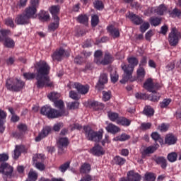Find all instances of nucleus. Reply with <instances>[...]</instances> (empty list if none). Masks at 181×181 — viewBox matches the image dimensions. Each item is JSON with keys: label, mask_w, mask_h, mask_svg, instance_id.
<instances>
[{"label": "nucleus", "mask_w": 181, "mask_h": 181, "mask_svg": "<svg viewBox=\"0 0 181 181\" xmlns=\"http://www.w3.org/2000/svg\"><path fill=\"white\" fill-rule=\"evenodd\" d=\"M38 69L36 76L37 88L43 87H54L53 81H50L49 73H50V66L45 62H41L37 64Z\"/></svg>", "instance_id": "f257e3e1"}, {"label": "nucleus", "mask_w": 181, "mask_h": 181, "mask_svg": "<svg viewBox=\"0 0 181 181\" xmlns=\"http://www.w3.org/2000/svg\"><path fill=\"white\" fill-rule=\"evenodd\" d=\"M127 62L129 64L127 66L125 63L122 64L121 67L122 70L124 71L123 78L120 80V83L122 84H125L127 81L129 80L132 77V73H134V69H135L136 66H138V63L139 61L135 57H131L127 58Z\"/></svg>", "instance_id": "f03ea898"}, {"label": "nucleus", "mask_w": 181, "mask_h": 181, "mask_svg": "<svg viewBox=\"0 0 181 181\" xmlns=\"http://www.w3.org/2000/svg\"><path fill=\"white\" fill-rule=\"evenodd\" d=\"M83 131L85 132V136L88 141H92L93 142H100L103 139V129H100L98 132L93 130L90 126H84Z\"/></svg>", "instance_id": "7ed1b4c3"}, {"label": "nucleus", "mask_w": 181, "mask_h": 181, "mask_svg": "<svg viewBox=\"0 0 181 181\" xmlns=\"http://www.w3.org/2000/svg\"><path fill=\"white\" fill-rule=\"evenodd\" d=\"M64 112V111L63 110L58 111L47 105L41 107L40 110V114H42V115H45V117H47V118H50L51 119L62 117Z\"/></svg>", "instance_id": "20e7f679"}, {"label": "nucleus", "mask_w": 181, "mask_h": 181, "mask_svg": "<svg viewBox=\"0 0 181 181\" xmlns=\"http://www.w3.org/2000/svg\"><path fill=\"white\" fill-rule=\"evenodd\" d=\"M6 87L10 90L21 91L25 87V82L19 79L8 78L6 81Z\"/></svg>", "instance_id": "39448f33"}, {"label": "nucleus", "mask_w": 181, "mask_h": 181, "mask_svg": "<svg viewBox=\"0 0 181 181\" xmlns=\"http://www.w3.org/2000/svg\"><path fill=\"white\" fill-rule=\"evenodd\" d=\"M135 97L137 100H149L150 101L156 103L160 98V93L157 91H152L151 94L148 95L146 93H142V92H137L135 94Z\"/></svg>", "instance_id": "423d86ee"}, {"label": "nucleus", "mask_w": 181, "mask_h": 181, "mask_svg": "<svg viewBox=\"0 0 181 181\" xmlns=\"http://www.w3.org/2000/svg\"><path fill=\"white\" fill-rule=\"evenodd\" d=\"M181 39V33L176 29V28H173L168 37V42L170 46H177L179 40Z\"/></svg>", "instance_id": "0eeeda50"}, {"label": "nucleus", "mask_w": 181, "mask_h": 181, "mask_svg": "<svg viewBox=\"0 0 181 181\" xmlns=\"http://www.w3.org/2000/svg\"><path fill=\"white\" fill-rule=\"evenodd\" d=\"M0 173H2L4 180L6 177L11 179L12 173H13V167L8 164V163H2L0 165Z\"/></svg>", "instance_id": "6e6552de"}, {"label": "nucleus", "mask_w": 181, "mask_h": 181, "mask_svg": "<svg viewBox=\"0 0 181 181\" xmlns=\"http://www.w3.org/2000/svg\"><path fill=\"white\" fill-rule=\"evenodd\" d=\"M64 56L69 57V56H70V54L66 52L63 48H60L59 49L55 51L53 53L52 57L53 60H57V62H61Z\"/></svg>", "instance_id": "1a4fd4ad"}, {"label": "nucleus", "mask_w": 181, "mask_h": 181, "mask_svg": "<svg viewBox=\"0 0 181 181\" xmlns=\"http://www.w3.org/2000/svg\"><path fill=\"white\" fill-rule=\"evenodd\" d=\"M108 83V74L105 73L100 74L99 77L98 83L95 86L96 90L100 91V90H104V84Z\"/></svg>", "instance_id": "9d476101"}, {"label": "nucleus", "mask_w": 181, "mask_h": 181, "mask_svg": "<svg viewBox=\"0 0 181 181\" xmlns=\"http://www.w3.org/2000/svg\"><path fill=\"white\" fill-rule=\"evenodd\" d=\"M126 18H128L134 25H141V23H144L142 18L130 11L126 14Z\"/></svg>", "instance_id": "9b49d317"}, {"label": "nucleus", "mask_w": 181, "mask_h": 181, "mask_svg": "<svg viewBox=\"0 0 181 181\" xmlns=\"http://www.w3.org/2000/svg\"><path fill=\"white\" fill-rule=\"evenodd\" d=\"M15 22L17 25H28L30 23V19L25 13H23L17 16Z\"/></svg>", "instance_id": "f8f14e48"}, {"label": "nucleus", "mask_w": 181, "mask_h": 181, "mask_svg": "<svg viewBox=\"0 0 181 181\" xmlns=\"http://www.w3.org/2000/svg\"><path fill=\"white\" fill-rule=\"evenodd\" d=\"M50 131H52V128L49 126H47L42 129L41 132L38 134V136L35 138L36 142H40L43 138H46L49 134H50Z\"/></svg>", "instance_id": "ddd939ff"}, {"label": "nucleus", "mask_w": 181, "mask_h": 181, "mask_svg": "<svg viewBox=\"0 0 181 181\" xmlns=\"http://www.w3.org/2000/svg\"><path fill=\"white\" fill-rule=\"evenodd\" d=\"M90 153L95 156H101L105 153V151H104V148L101 146L96 144L90 150Z\"/></svg>", "instance_id": "4468645a"}, {"label": "nucleus", "mask_w": 181, "mask_h": 181, "mask_svg": "<svg viewBox=\"0 0 181 181\" xmlns=\"http://www.w3.org/2000/svg\"><path fill=\"white\" fill-rule=\"evenodd\" d=\"M37 10L35 7H28L25 10L24 14L28 16L30 19H35L36 18V13Z\"/></svg>", "instance_id": "2eb2a0df"}, {"label": "nucleus", "mask_w": 181, "mask_h": 181, "mask_svg": "<svg viewBox=\"0 0 181 181\" xmlns=\"http://www.w3.org/2000/svg\"><path fill=\"white\" fill-rule=\"evenodd\" d=\"M54 107H56V108L59 109L57 111H64V113L62 115V117L67 116V115L69 114V111H66V110H64V102H63V100H55L54 102Z\"/></svg>", "instance_id": "dca6fc26"}, {"label": "nucleus", "mask_w": 181, "mask_h": 181, "mask_svg": "<svg viewBox=\"0 0 181 181\" xmlns=\"http://www.w3.org/2000/svg\"><path fill=\"white\" fill-rule=\"evenodd\" d=\"M49 12L52 15V18L54 21H60V18L57 15L60 12V6H52L49 8Z\"/></svg>", "instance_id": "f3484780"}, {"label": "nucleus", "mask_w": 181, "mask_h": 181, "mask_svg": "<svg viewBox=\"0 0 181 181\" xmlns=\"http://www.w3.org/2000/svg\"><path fill=\"white\" fill-rule=\"evenodd\" d=\"M6 119V112L0 109V134L4 133L5 131V119Z\"/></svg>", "instance_id": "a211bd4d"}, {"label": "nucleus", "mask_w": 181, "mask_h": 181, "mask_svg": "<svg viewBox=\"0 0 181 181\" xmlns=\"http://www.w3.org/2000/svg\"><path fill=\"white\" fill-rule=\"evenodd\" d=\"M73 88H76L77 91H89L90 86L88 84L83 85L78 82H75L72 85Z\"/></svg>", "instance_id": "6ab92c4d"}, {"label": "nucleus", "mask_w": 181, "mask_h": 181, "mask_svg": "<svg viewBox=\"0 0 181 181\" xmlns=\"http://www.w3.org/2000/svg\"><path fill=\"white\" fill-rule=\"evenodd\" d=\"M158 148L155 146H150L147 148H144L141 151L142 158H146V156H149L151 153H153Z\"/></svg>", "instance_id": "aec40b11"}, {"label": "nucleus", "mask_w": 181, "mask_h": 181, "mask_svg": "<svg viewBox=\"0 0 181 181\" xmlns=\"http://www.w3.org/2000/svg\"><path fill=\"white\" fill-rule=\"evenodd\" d=\"M154 161L157 163V165H160L162 169H166L168 166V160L163 156H158L154 158Z\"/></svg>", "instance_id": "412c9836"}, {"label": "nucleus", "mask_w": 181, "mask_h": 181, "mask_svg": "<svg viewBox=\"0 0 181 181\" xmlns=\"http://www.w3.org/2000/svg\"><path fill=\"white\" fill-rule=\"evenodd\" d=\"M87 91H71L69 93V97L70 98H72V100H80L82 95H86L87 94Z\"/></svg>", "instance_id": "4be33fe9"}, {"label": "nucleus", "mask_w": 181, "mask_h": 181, "mask_svg": "<svg viewBox=\"0 0 181 181\" xmlns=\"http://www.w3.org/2000/svg\"><path fill=\"white\" fill-rule=\"evenodd\" d=\"M114 59L110 53H106L105 54L104 59L100 60V64L103 66H107V64H110V63H112Z\"/></svg>", "instance_id": "5701e85b"}, {"label": "nucleus", "mask_w": 181, "mask_h": 181, "mask_svg": "<svg viewBox=\"0 0 181 181\" xmlns=\"http://www.w3.org/2000/svg\"><path fill=\"white\" fill-rule=\"evenodd\" d=\"M127 160L119 156H116L113 158V163H115V165H117V166H124Z\"/></svg>", "instance_id": "b1692460"}, {"label": "nucleus", "mask_w": 181, "mask_h": 181, "mask_svg": "<svg viewBox=\"0 0 181 181\" xmlns=\"http://www.w3.org/2000/svg\"><path fill=\"white\" fill-rule=\"evenodd\" d=\"M4 46L8 49H12L15 47V41L12 38L6 37L4 38Z\"/></svg>", "instance_id": "393cba45"}, {"label": "nucleus", "mask_w": 181, "mask_h": 181, "mask_svg": "<svg viewBox=\"0 0 181 181\" xmlns=\"http://www.w3.org/2000/svg\"><path fill=\"white\" fill-rule=\"evenodd\" d=\"M90 105L93 110H95V111L104 110L105 107L103 103L98 101H93L90 103Z\"/></svg>", "instance_id": "a878e982"}, {"label": "nucleus", "mask_w": 181, "mask_h": 181, "mask_svg": "<svg viewBox=\"0 0 181 181\" xmlns=\"http://www.w3.org/2000/svg\"><path fill=\"white\" fill-rule=\"evenodd\" d=\"M165 144L167 145H175L176 144V141H177V139L173 136V134H168L165 136Z\"/></svg>", "instance_id": "bb28decb"}, {"label": "nucleus", "mask_w": 181, "mask_h": 181, "mask_svg": "<svg viewBox=\"0 0 181 181\" xmlns=\"http://www.w3.org/2000/svg\"><path fill=\"white\" fill-rule=\"evenodd\" d=\"M106 131H107V132H110V134H117V132H119V127L115 126L112 123H110L106 127Z\"/></svg>", "instance_id": "cd10ccee"}, {"label": "nucleus", "mask_w": 181, "mask_h": 181, "mask_svg": "<svg viewBox=\"0 0 181 181\" xmlns=\"http://www.w3.org/2000/svg\"><path fill=\"white\" fill-rule=\"evenodd\" d=\"M94 56V62L96 63V64H101V60H103V52L101 50H97L95 51Z\"/></svg>", "instance_id": "c85d7f7f"}, {"label": "nucleus", "mask_w": 181, "mask_h": 181, "mask_svg": "<svg viewBox=\"0 0 181 181\" xmlns=\"http://www.w3.org/2000/svg\"><path fill=\"white\" fill-rule=\"evenodd\" d=\"M107 30L113 37H119V30L115 27L110 25L107 27Z\"/></svg>", "instance_id": "c756f323"}, {"label": "nucleus", "mask_w": 181, "mask_h": 181, "mask_svg": "<svg viewBox=\"0 0 181 181\" xmlns=\"http://www.w3.org/2000/svg\"><path fill=\"white\" fill-rule=\"evenodd\" d=\"M69 145V139L67 137H62L58 141V148L62 149V148H64Z\"/></svg>", "instance_id": "7c9ffc66"}, {"label": "nucleus", "mask_w": 181, "mask_h": 181, "mask_svg": "<svg viewBox=\"0 0 181 181\" xmlns=\"http://www.w3.org/2000/svg\"><path fill=\"white\" fill-rule=\"evenodd\" d=\"M167 11L168 8H166V6H165L164 4H161L156 8V13H157V15H160V16H162V15H164Z\"/></svg>", "instance_id": "2f4dec72"}, {"label": "nucleus", "mask_w": 181, "mask_h": 181, "mask_svg": "<svg viewBox=\"0 0 181 181\" xmlns=\"http://www.w3.org/2000/svg\"><path fill=\"white\" fill-rule=\"evenodd\" d=\"M40 21H42L43 22H46L50 19V16L49 15V13L41 11L40 13L38 14Z\"/></svg>", "instance_id": "473e14b6"}, {"label": "nucleus", "mask_w": 181, "mask_h": 181, "mask_svg": "<svg viewBox=\"0 0 181 181\" xmlns=\"http://www.w3.org/2000/svg\"><path fill=\"white\" fill-rule=\"evenodd\" d=\"M117 124L119 125H123V127H129L131 125V120L125 117H119L117 119Z\"/></svg>", "instance_id": "72a5a7b5"}, {"label": "nucleus", "mask_w": 181, "mask_h": 181, "mask_svg": "<svg viewBox=\"0 0 181 181\" xmlns=\"http://www.w3.org/2000/svg\"><path fill=\"white\" fill-rule=\"evenodd\" d=\"M77 21L82 25H87L88 23V16L86 14H81L77 18Z\"/></svg>", "instance_id": "f704fd0d"}, {"label": "nucleus", "mask_w": 181, "mask_h": 181, "mask_svg": "<svg viewBox=\"0 0 181 181\" xmlns=\"http://www.w3.org/2000/svg\"><path fill=\"white\" fill-rule=\"evenodd\" d=\"M144 88L146 90H152L153 88V80L151 78H148L144 83Z\"/></svg>", "instance_id": "c9c22d12"}, {"label": "nucleus", "mask_w": 181, "mask_h": 181, "mask_svg": "<svg viewBox=\"0 0 181 181\" xmlns=\"http://www.w3.org/2000/svg\"><path fill=\"white\" fill-rule=\"evenodd\" d=\"M49 100H50V101H52L53 103H54V101H57V100H59V98H60V93H57V92H51L48 95H47Z\"/></svg>", "instance_id": "e433bc0d"}, {"label": "nucleus", "mask_w": 181, "mask_h": 181, "mask_svg": "<svg viewBox=\"0 0 181 181\" xmlns=\"http://www.w3.org/2000/svg\"><path fill=\"white\" fill-rule=\"evenodd\" d=\"M107 116L109 119H110V121H112L113 122H115V121L117 122L119 118V115H118V113L111 111L107 112Z\"/></svg>", "instance_id": "4c0bfd02"}, {"label": "nucleus", "mask_w": 181, "mask_h": 181, "mask_svg": "<svg viewBox=\"0 0 181 181\" xmlns=\"http://www.w3.org/2000/svg\"><path fill=\"white\" fill-rule=\"evenodd\" d=\"M91 170V165L89 163H85L81 166V173H88Z\"/></svg>", "instance_id": "58836bf2"}, {"label": "nucleus", "mask_w": 181, "mask_h": 181, "mask_svg": "<svg viewBox=\"0 0 181 181\" xmlns=\"http://www.w3.org/2000/svg\"><path fill=\"white\" fill-rule=\"evenodd\" d=\"M37 180V174L33 170H30L28 173V178L26 181H36Z\"/></svg>", "instance_id": "ea45409f"}, {"label": "nucleus", "mask_w": 181, "mask_h": 181, "mask_svg": "<svg viewBox=\"0 0 181 181\" xmlns=\"http://www.w3.org/2000/svg\"><path fill=\"white\" fill-rule=\"evenodd\" d=\"M144 114L147 117H152L155 114V110L151 106H146L144 110Z\"/></svg>", "instance_id": "a19ab883"}, {"label": "nucleus", "mask_w": 181, "mask_h": 181, "mask_svg": "<svg viewBox=\"0 0 181 181\" xmlns=\"http://www.w3.org/2000/svg\"><path fill=\"white\" fill-rule=\"evenodd\" d=\"M78 105H80V103L77 101L69 102L66 103V107L69 110H77Z\"/></svg>", "instance_id": "79ce46f5"}, {"label": "nucleus", "mask_w": 181, "mask_h": 181, "mask_svg": "<svg viewBox=\"0 0 181 181\" xmlns=\"http://www.w3.org/2000/svg\"><path fill=\"white\" fill-rule=\"evenodd\" d=\"M160 22H162V18L157 17H151L150 19L151 25L153 26H159L160 25Z\"/></svg>", "instance_id": "37998d69"}, {"label": "nucleus", "mask_w": 181, "mask_h": 181, "mask_svg": "<svg viewBox=\"0 0 181 181\" xmlns=\"http://www.w3.org/2000/svg\"><path fill=\"white\" fill-rule=\"evenodd\" d=\"M144 177L146 181L156 180V175L153 173H146Z\"/></svg>", "instance_id": "c03bdc74"}, {"label": "nucleus", "mask_w": 181, "mask_h": 181, "mask_svg": "<svg viewBox=\"0 0 181 181\" xmlns=\"http://www.w3.org/2000/svg\"><path fill=\"white\" fill-rule=\"evenodd\" d=\"M22 149H23V146H16L14 150V159H18L19 156H21V153L22 152Z\"/></svg>", "instance_id": "a18cd8bd"}, {"label": "nucleus", "mask_w": 181, "mask_h": 181, "mask_svg": "<svg viewBox=\"0 0 181 181\" xmlns=\"http://www.w3.org/2000/svg\"><path fill=\"white\" fill-rule=\"evenodd\" d=\"M170 103H172V99H163V100L159 103V107L160 108H167Z\"/></svg>", "instance_id": "49530a36"}, {"label": "nucleus", "mask_w": 181, "mask_h": 181, "mask_svg": "<svg viewBox=\"0 0 181 181\" xmlns=\"http://www.w3.org/2000/svg\"><path fill=\"white\" fill-rule=\"evenodd\" d=\"M137 77L140 80L144 79L145 77V69H144V67L139 66L137 69Z\"/></svg>", "instance_id": "de8ad7c7"}, {"label": "nucleus", "mask_w": 181, "mask_h": 181, "mask_svg": "<svg viewBox=\"0 0 181 181\" xmlns=\"http://www.w3.org/2000/svg\"><path fill=\"white\" fill-rule=\"evenodd\" d=\"M54 21L53 23H51L49 25V30H51L52 32H54L57 28H59V21L60 20H54Z\"/></svg>", "instance_id": "09e8293b"}, {"label": "nucleus", "mask_w": 181, "mask_h": 181, "mask_svg": "<svg viewBox=\"0 0 181 181\" xmlns=\"http://www.w3.org/2000/svg\"><path fill=\"white\" fill-rule=\"evenodd\" d=\"M167 158L169 162H176V160H177V153L175 152L170 153L168 155Z\"/></svg>", "instance_id": "8fccbe9b"}, {"label": "nucleus", "mask_w": 181, "mask_h": 181, "mask_svg": "<svg viewBox=\"0 0 181 181\" xmlns=\"http://www.w3.org/2000/svg\"><path fill=\"white\" fill-rule=\"evenodd\" d=\"M151 138H152V139H153V141H155L156 142L158 141V142H160H160L163 141L162 138H160V135L158 134V132H153L151 134Z\"/></svg>", "instance_id": "3c124183"}, {"label": "nucleus", "mask_w": 181, "mask_h": 181, "mask_svg": "<svg viewBox=\"0 0 181 181\" xmlns=\"http://www.w3.org/2000/svg\"><path fill=\"white\" fill-rule=\"evenodd\" d=\"M69 168H70V162H66L60 165V167L59 168V170H60L62 173H64V172H66V170H67Z\"/></svg>", "instance_id": "603ef678"}, {"label": "nucleus", "mask_w": 181, "mask_h": 181, "mask_svg": "<svg viewBox=\"0 0 181 181\" xmlns=\"http://www.w3.org/2000/svg\"><path fill=\"white\" fill-rule=\"evenodd\" d=\"M170 16H172V18H180L181 16V11L180 10L177 9V8H174L172 12L170 13Z\"/></svg>", "instance_id": "864d4df0"}, {"label": "nucleus", "mask_w": 181, "mask_h": 181, "mask_svg": "<svg viewBox=\"0 0 181 181\" xmlns=\"http://www.w3.org/2000/svg\"><path fill=\"white\" fill-rule=\"evenodd\" d=\"M99 22H100V19L98 18V16L94 15L92 16L91 25L93 28H95V26H97V25H98Z\"/></svg>", "instance_id": "5fc2aeb1"}, {"label": "nucleus", "mask_w": 181, "mask_h": 181, "mask_svg": "<svg viewBox=\"0 0 181 181\" xmlns=\"http://www.w3.org/2000/svg\"><path fill=\"white\" fill-rule=\"evenodd\" d=\"M23 77L25 80H33L36 77V75L33 73L28 72L23 74Z\"/></svg>", "instance_id": "6e6d98bb"}, {"label": "nucleus", "mask_w": 181, "mask_h": 181, "mask_svg": "<svg viewBox=\"0 0 181 181\" xmlns=\"http://www.w3.org/2000/svg\"><path fill=\"white\" fill-rule=\"evenodd\" d=\"M18 131L22 132L23 134H25L26 131H28V127L25 124H20L17 126Z\"/></svg>", "instance_id": "4d7b16f0"}, {"label": "nucleus", "mask_w": 181, "mask_h": 181, "mask_svg": "<svg viewBox=\"0 0 181 181\" xmlns=\"http://www.w3.org/2000/svg\"><path fill=\"white\" fill-rule=\"evenodd\" d=\"M110 78L112 83H117L118 81L119 76L117 74V71H115L112 74H110Z\"/></svg>", "instance_id": "13d9d810"}, {"label": "nucleus", "mask_w": 181, "mask_h": 181, "mask_svg": "<svg viewBox=\"0 0 181 181\" xmlns=\"http://www.w3.org/2000/svg\"><path fill=\"white\" fill-rule=\"evenodd\" d=\"M144 13L147 16H149L153 13H156V8H155L153 7H149L147 10L145 11Z\"/></svg>", "instance_id": "bf43d9fd"}, {"label": "nucleus", "mask_w": 181, "mask_h": 181, "mask_svg": "<svg viewBox=\"0 0 181 181\" xmlns=\"http://www.w3.org/2000/svg\"><path fill=\"white\" fill-rule=\"evenodd\" d=\"M94 6L96 9H98V11H101V9H103L104 8V5L103 4V2H101L100 1H95L94 3Z\"/></svg>", "instance_id": "052dcab7"}, {"label": "nucleus", "mask_w": 181, "mask_h": 181, "mask_svg": "<svg viewBox=\"0 0 181 181\" xmlns=\"http://www.w3.org/2000/svg\"><path fill=\"white\" fill-rule=\"evenodd\" d=\"M150 25L149 23H144L141 26H140V30L141 33H145L146 30H148V28H149Z\"/></svg>", "instance_id": "680f3d73"}, {"label": "nucleus", "mask_w": 181, "mask_h": 181, "mask_svg": "<svg viewBox=\"0 0 181 181\" xmlns=\"http://www.w3.org/2000/svg\"><path fill=\"white\" fill-rule=\"evenodd\" d=\"M8 159H9V156H8V154H5V153L0 154V166H1V164L5 163V162H6Z\"/></svg>", "instance_id": "e2e57ef3"}, {"label": "nucleus", "mask_w": 181, "mask_h": 181, "mask_svg": "<svg viewBox=\"0 0 181 181\" xmlns=\"http://www.w3.org/2000/svg\"><path fill=\"white\" fill-rule=\"evenodd\" d=\"M23 135H25V134L19 130H18V132H15L13 133V136L14 138H16L17 139H21L23 138Z\"/></svg>", "instance_id": "0e129e2a"}, {"label": "nucleus", "mask_w": 181, "mask_h": 181, "mask_svg": "<svg viewBox=\"0 0 181 181\" xmlns=\"http://www.w3.org/2000/svg\"><path fill=\"white\" fill-rule=\"evenodd\" d=\"M74 63L76 64H83L84 63V59L82 57L77 56L74 59Z\"/></svg>", "instance_id": "69168bd1"}, {"label": "nucleus", "mask_w": 181, "mask_h": 181, "mask_svg": "<svg viewBox=\"0 0 181 181\" xmlns=\"http://www.w3.org/2000/svg\"><path fill=\"white\" fill-rule=\"evenodd\" d=\"M151 127H152V124L149 123V122L141 123V128L144 130L150 129Z\"/></svg>", "instance_id": "338daca9"}, {"label": "nucleus", "mask_w": 181, "mask_h": 181, "mask_svg": "<svg viewBox=\"0 0 181 181\" xmlns=\"http://www.w3.org/2000/svg\"><path fill=\"white\" fill-rule=\"evenodd\" d=\"M15 63V57H10L6 60V64L7 66H12Z\"/></svg>", "instance_id": "774afa93"}]
</instances>
